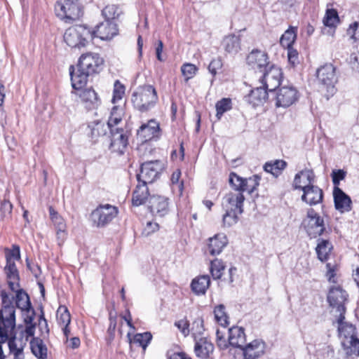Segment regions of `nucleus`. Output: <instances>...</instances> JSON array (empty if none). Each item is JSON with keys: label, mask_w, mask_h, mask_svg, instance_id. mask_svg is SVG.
Returning a JSON list of instances; mask_svg holds the SVG:
<instances>
[{"label": "nucleus", "mask_w": 359, "mask_h": 359, "mask_svg": "<svg viewBox=\"0 0 359 359\" xmlns=\"http://www.w3.org/2000/svg\"><path fill=\"white\" fill-rule=\"evenodd\" d=\"M163 170V164L160 161L144 162L141 165L140 172L137 175V182L152 183Z\"/></svg>", "instance_id": "obj_10"}, {"label": "nucleus", "mask_w": 359, "mask_h": 359, "mask_svg": "<svg viewBox=\"0 0 359 359\" xmlns=\"http://www.w3.org/2000/svg\"><path fill=\"white\" fill-rule=\"evenodd\" d=\"M260 79L261 83L269 92H273L280 86L282 71L278 67L271 65L264 72Z\"/></svg>", "instance_id": "obj_15"}, {"label": "nucleus", "mask_w": 359, "mask_h": 359, "mask_svg": "<svg viewBox=\"0 0 359 359\" xmlns=\"http://www.w3.org/2000/svg\"><path fill=\"white\" fill-rule=\"evenodd\" d=\"M215 316L217 321L222 326H226L228 325V317L225 313V307L220 304L217 306L215 310Z\"/></svg>", "instance_id": "obj_49"}, {"label": "nucleus", "mask_w": 359, "mask_h": 359, "mask_svg": "<svg viewBox=\"0 0 359 359\" xmlns=\"http://www.w3.org/2000/svg\"><path fill=\"white\" fill-rule=\"evenodd\" d=\"M297 34L294 28L288 29L282 35L280 39V45L285 48H292V45L296 39Z\"/></svg>", "instance_id": "obj_40"}, {"label": "nucleus", "mask_w": 359, "mask_h": 359, "mask_svg": "<svg viewBox=\"0 0 359 359\" xmlns=\"http://www.w3.org/2000/svg\"><path fill=\"white\" fill-rule=\"evenodd\" d=\"M109 129L107 126L102 122H97L91 126V137L96 138L100 136L104 135L107 130Z\"/></svg>", "instance_id": "obj_50"}, {"label": "nucleus", "mask_w": 359, "mask_h": 359, "mask_svg": "<svg viewBox=\"0 0 359 359\" xmlns=\"http://www.w3.org/2000/svg\"><path fill=\"white\" fill-rule=\"evenodd\" d=\"M15 306L24 311L32 308L31 302L28 294L22 290L17 288L15 290Z\"/></svg>", "instance_id": "obj_39"}, {"label": "nucleus", "mask_w": 359, "mask_h": 359, "mask_svg": "<svg viewBox=\"0 0 359 359\" xmlns=\"http://www.w3.org/2000/svg\"><path fill=\"white\" fill-rule=\"evenodd\" d=\"M14 330L15 328L13 330L11 334L10 333L8 334V337H11L8 343V347L11 353L14 355V359H22V355L23 347L22 346H18L15 341L16 337L14 333Z\"/></svg>", "instance_id": "obj_41"}, {"label": "nucleus", "mask_w": 359, "mask_h": 359, "mask_svg": "<svg viewBox=\"0 0 359 359\" xmlns=\"http://www.w3.org/2000/svg\"><path fill=\"white\" fill-rule=\"evenodd\" d=\"M259 180L260 178L257 175H253L248 179L245 178L242 193L246 191L248 194H252L259 186Z\"/></svg>", "instance_id": "obj_42"}, {"label": "nucleus", "mask_w": 359, "mask_h": 359, "mask_svg": "<svg viewBox=\"0 0 359 359\" xmlns=\"http://www.w3.org/2000/svg\"><path fill=\"white\" fill-rule=\"evenodd\" d=\"M226 243L227 239L224 234H217L209 239L208 250L212 255H218Z\"/></svg>", "instance_id": "obj_29"}, {"label": "nucleus", "mask_w": 359, "mask_h": 359, "mask_svg": "<svg viewBox=\"0 0 359 359\" xmlns=\"http://www.w3.org/2000/svg\"><path fill=\"white\" fill-rule=\"evenodd\" d=\"M4 271L7 276L9 288L12 291H15L17 288L20 287V278L15 262L11 260L9 256L6 257V265Z\"/></svg>", "instance_id": "obj_21"}, {"label": "nucleus", "mask_w": 359, "mask_h": 359, "mask_svg": "<svg viewBox=\"0 0 359 359\" xmlns=\"http://www.w3.org/2000/svg\"><path fill=\"white\" fill-rule=\"evenodd\" d=\"M24 313V322L27 325H33V320L35 316L34 310L31 308L23 311Z\"/></svg>", "instance_id": "obj_59"}, {"label": "nucleus", "mask_w": 359, "mask_h": 359, "mask_svg": "<svg viewBox=\"0 0 359 359\" xmlns=\"http://www.w3.org/2000/svg\"><path fill=\"white\" fill-rule=\"evenodd\" d=\"M347 297L346 292L339 285L331 287L327 294V302L331 307L336 308L337 312L339 313V321L345 319L344 304L347 300Z\"/></svg>", "instance_id": "obj_8"}, {"label": "nucleus", "mask_w": 359, "mask_h": 359, "mask_svg": "<svg viewBox=\"0 0 359 359\" xmlns=\"http://www.w3.org/2000/svg\"><path fill=\"white\" fill-rule=\"evenodd\" d=\"M302 225L311 238H316L323 235L326 229L323 218L313 208L308 209Z\"/></svg>", "instance_id": "obj_5"}, {"label": "nucleus", "mask_w": 359, "mask_h": 359, "mask_svg": "<svg viewBox=\"0 0 359 359\" xmlns=\"http://www.w3.org/2000/svg\"><path fill=\"white\" fill-rule=\"evenodd\" d=\"M268 89L264 86L257 87L251 90L246 97L247 102L253 107L259 106L264 103L268 98Z\"/></svg>", "instance_id": "obj_23"}, {"label": "nucleus", "mask_w": 359, "mask_h": 359, "mask_svg": "<svg viewBox=\"0 0 359 359\" xmlns=\"http://www.w3.org/2000/svg\"><path fill=\"white\" fill-rule=\"evenodd\" d=\"M210 279L208 275H203L194 278L191 284L192 291L197 295L204 294L209 287Z\"/></svg>", "instance_id": "obj_31"}, {"label": "nucleus", "mask_w": 359, "mask_h": 359, "mask_svg": "<svg viewBox=\"0 0 359 359\" xmlns=\"http://www.w3.org/2000/svg\"><path fill=\"white\" fill-rule=\"evenodd\" d=\"M158 100L156 90L151 85L138 87L131 97L134 108L141 113L147 112L153 109Z\"/></svg>", "instance_id": "obj_3"}, {"label": "nucleus", "mask_w": 359, "mask_h": 359, "mask_svg": "<svg viewBox=\"0 0 359 359\" xmlns=\"http://www.w3.org/2000/svg\"><path fill=\"white\" fill-rule=\"evenodd\" d=\"M286 166V161L283 160H276L274 161L266 163L264 165V169L266 172L272 174L276 177H278Z\"/></svg>", "instance_id": "obj_36"}, {"label": "nucleus", "mask_w": 359, "mask_h": 359, "mask_svg": "<svg viewBox=\"0 0 359 359\" xmlns=\"http://www.w3.org/2000/svg\"><path fill=\"white\" fill-rule=\"evenodd\" d=\"M222 60L219 58L214 59L210 62V63L208 66V69H209L210 72L213 76H215L217 74V70L220 69L222 68Z\"/></svg>", "instance_id": "obj_58"}, {"label": "nucleus", "mask_w": 359, "mask_h": 359, "mask_svg": "<svg viewBox=\"0 0 359 359\" xmlns=\"http://www.w3.org/2000/svg\"><path fill=\"white\" fill-rule=\"evenodd\" d=\"M203 320L201 318H197L192 323L191 328V332L194 335L195 340L197 339V336H200L203 334Z\"/></svg>", "instance_id": "obj_52"}, {"label": "nucleus", "mask_w": 359, "mask_h": 359, "mask_svg": "<svg viewBox=\"0 0 359 359\" xmlns=\"http://www.w3.org/2000/svg\"><path fill=\"white\" fill-rule=\"evenodd\" d=\"M245 178L241 177L235 172H231L229 175V182L230 185L232 187L233 191H241L243 188Z\"/></svg>", "instance_id": "obj_45"}, {"label": "nucleus", "mask_w": 359, "mask_h": 359, "mask_svg": "<svg viewBox=\"0 0 359 359\" xmlns=\"http://www.w3.org/2000/svg\"><path fill=\"white\" fill-rule=\"evenodd\" d=\"M90 39L91 31L83 25L71 27L64 34V41L71 48L85 47Z\"/></svg>", "instance_id": "obj_4"}, {"label": "nucleus", "mask_w": 359, "mask_h": 359, "mask_svg": "<svg viewBox=\"0 0 359 359\" xmlns=\"http://www.w3.org/2000/svg\"><path fill=\"white\" fill-rule=\"evenodd\" d=\"M341 346L347 358L359 357V339H342Z\"/></svg>", "instance_id": "obj_32"}, {"label": "nucleus", "mask_w": 359, "mask_h": 359, "mask_svg": "<svg viewBox=\"0 0 359 359\" xmlns=\"http://www.w3.org/2000/svg\"><path fill=\"white\" fill-rule=\"evenodd\" d=\"M81 101L86 104V107L95 108L100 104V99L97 93L93 88L82 90L79 94Z\"/></svg>", "instance_id": "obj_30"}, {"label": "nucleus", "mask_w": 359, "mask_h": 359, "mask_svg": "<svg viewBox=\"0 0 359 359\" xmlns=\"http://www.w3.org/2000/svg\"><path fill=\"white\" fill-rule=\"evenodd\" d=\"M118 214L116 207L109 205H100L90 214V219L97 227H103L111 222Z\"/></svg>", "instance_id": "obj_7"}, {"label": "nucleus", "mask_w": 359, "mask_h": 359, "mask_svg": "<svg viewBox=\"0 0 359 359\" xmlns=\"http://www.w3.org/2000/svg\"><path fill=\"white\" fill-rule=\"evenodd\" d=\"M337 323L339 324L338 330L341 340H351L358 338V330L355 326L344 322V320L339 321V316H338Z\"/></svg>", "instance_id": "obj_28"}, {"label": "nucleus", "mask_w": 359, "mask_h": 359, "mask_svg": "<svg viewBox=\"0 0 359 359\" xmlns=\"http://www.w3.org/2000/svg\"><path fill=\"white\" fill-rule=\"evenodd\" d=\"M346 34L353 42L359 41V21L351 24Z\"/></svg>", "instance_id": "obj_55"}, {"label": "nucleus", "mask_w": 359, "mask_h": 359, "mask_svg": "<svg viewBox=\"0 0 359 359\" xmlns=\"http://www.w3.org/2000/svg\"><path fill=\"white\" fill-rule=\"evenodd\" d=\"M161 129L159 123L155 119H151L143 123L137 130V137L142 142H147L160 136Z\"/></svg>", "instance_id": "obj_17"}, {"label": "nucleus", "mask_w": 359, "mask_h": 359, "mask_svg": "<svg viewBox=\"0 0 359 359\" xmlns=\"http://www.w3.org/2000/svg\"><path fill=\"white\" fill-rule=\"evenodd\" d=\"M2 309H0V337H6L8 332H11L15 327V304L14 297L5 291L1 292Z\"/></svg>", "instance_id": "obj_2"}, {"label": "nucleus", "mask_w": 359, "mask_h": 359, "mask_svg": "<svg viewBox=\"0 0 359 359\" xmlns=\"http://www.w3.org/2000/svg\"><path fill=\"white\" fill-rule=\"evenodd\" d=\"M104 64L103 59L97 53H88L81 55L79 60L77 67L85 71L87 74L93 75L99 73Z\"/></svg>", "instance_id": "obj_11"}, {"label": "nucleus", "mask_w": 359, "mask_h": 359, "mask_svg": "<svg viewBox=\"0 0 359 359\" xmlns=\"http://www.w3.org/2000/svg\"><path fill=\"white\" fill-rule=\"evenodd\" d=\"M333 196L335 208L341 212H348L351 209V198L338 187H334Z\"/></svg>", "instance_id": "obj_22"}, {"label": "nucleus", "mask_w": 359, "mask_h": 359, "mask_svg": "<svg viewBox=\"0 0 359 359\" xmlns=\"http://www.w3.org/2000/svg\"><path fill=\"white\" fill-rule=\"evenodd\" d=\"M266 343L260 339H257L242 348L245 359H257L264 355Z\"/></svg>", "instance_id": "obj_19"}, {"label": "nucleus", "mask_w": 359, "mask_h": 359, "mask_svg": "<svg viewBox=\"0 0 359 359\" xmlns=\"http://www.w3.org/2000/svg\"><path fill=\"white\" fill-rule=\"evenodd\" d=\"M181 71L183 76L185 77V81H188L189 79H191L196 74L197 68L194 65L187 63L182 66Z\"/></svg>", "instance_id": "obj_54"}, {"label": "nucleus", "mask_w": 359, "mask_h": 359, "mask_svg": "<svg viewBox=\"0 0 359 359\" xmlns=\"http://www.w3.org/2000/svg\"><path fill=\"white\" fill-rule=\"evenodd\" d=\"M332 249V245L328 240L318 239L316 251L318 258L321 262H325L328 259L329 255Z\"/></svg>", "instance_id": "obj_33"}, {"label": "nucleus", "mask_w": 359, "mask_h": 359, "mask_svg": "<svg viewBox=\"0 0 359 359\" xmlns=\"http://www.w3.org/2000/svg\"><path fill=\"white\" fill-rule=\"evenodd\" d=\"M224 269L225 266L221 260L216 259L211 262L210 272L214 279H219Z\"/></svg>", "instance_id": "obj_43"}, {"label": "nucleus", "mask_w": 359, "mask_h": 359, "mask_svg": "<svg viewBox=\"0 0 359 359\" xmlns=\"http://www.w3.org/2000/svg\"><path fill=\"white\" fill-rule=\"evenodd\" d=\"M339 21L337 12L334 9H327L325 18H323V24L326 27H334Z\"/></svg>", "instance_id": "obj_44"}, {"label": "nucleus", "mask_w": 359, "mask_h": 359, "mask_svg": "<svg viewBox=\"0 0 359 359\" xmlns=\"http://www.w3.org/2000/svg\"><path fill=\"white\" fill-rule=\"evenodd\" d=\"M49 212L52 222L56 229H58V235L62 234V241L65 239L66 224L62 217L52 208L50 207Z\"/></svg>", "instance_id": "obj_38"}, {"label": "nucleus", "mask_w": 359, "mask_h": 359, "mask_svg": "<svg viewBox=\"0 0 359 359\" xmlns=\"http://www.w3.org/2000/svg\"><path fill=\"white\" fill-rule=\"evenodd\" d=\"M69 74L72 85L74 89L82 88L86 84L88 77L90 76L85 71H81V69L79 67H77V71L75 72L73 66H70L69 67Z\"/></svg>", "instance_id": "obj_26"}, {"label": "nucleus", "mask_w": 359, "mask_h": 359, "mask_svg": "<svg viewBox=\"0 0 359 359\" xmlns=\"http://www.w3.org/2000/svg\"><path fill=\"white\" fill-rule=\"evenodd\" d=\"M313 181V172L311 170H304L295 175L292 184L294 189L303 191L301 199L311 206L321 203L323 198V190L312 184Z\"/></svg>", "instance_id": "obj_1"}, {"label": "nucleus", "mask_w": 359, "mask_h": 359, "mask_svg": "<svg viewBox=\"0 0 359 359\" xmlns=\"http://www.w3.org/2000/svg\"><path fill=\"white\" fill-rule=\"evenodd\" d=\"M223 216V224L224 226H231L238 222V215L243 212H237L236 211H225Z\"/></svg>", "instance_id": "obj_51"}, {"label": "nucleus", "mask_w": 359, "mask_h": 359, "mask_svg": "<svg viewBox=\"0 0 359 359\" xmlns=\"http://www.w3.org/2000/svg\"><path fill=\"white\" fill-rule=\"evenodd\" d=\"M149 196L147 184L138 182L133 194L132 203L135 206L144 204Z\"/></svg>", "instance_id": "obj_27"}, {"label": "nucleus", "mask_w": 359, "mask_h": 359, "mask_svg": "<svg viewBox=\"0 0 359 359\" xmlns=\"http://www.w3.org/2000/svg\"><path fill=\"white\" fill-rule=\"evenodd\" d=\"M91 34L92 39L96 36L102 40H111L118 34L117 25L113 21L105 20L97 25L95 29L91 32Z\"/></svg>", "instance_id": "obj_18"}, {"label": "nucleus", "mask_w": 359, "mask_h": 359, "mask_svg": "<svg viewBox=\"0 0 359 359\" xmlns=\"http://www.w3.org/2000/svg\"><path fill=\"white\" fill-rule=\"evenodd\" d=\"M346 177V172L343 170H333L332 172V182L335 187H338L341 180Z\"/></svg>", "instance_id": "obj_56"}, {"label": "nucleus", "mask_w": 359, "mask_h": 359, "mask_svg": "<svg viewBox=\"0 0 359 359\" xmlns=\"http://www.w3.org/2000/svg\"><path fill=\"white\" fill-rule=\"evenodd\" d=\"M195 341L194 351L196 355L202 359L209 358L210 354L212 353L214 350L213 344L205 337H201Z\"/></svg>", "instance_id": "obj_24"}, {"label": "nucleus", "mask_w": 359, "mask_h": 359, "mask_svg": "<svg viewBox=\"0 0 359 359\" xmlns=\"http://www.w3.org/2000/svg\"><path fill=\"white\" fill-rule=\"evenodd\" d=\"M121 121V118L120 117L114 116L113 114H111L107 124V126L110 130V132H111V129H116L117 128H115V126H117Z\"/></svg>", "instance_id": "obj_62"}, {"label": "nucleus", "mask_w": 359, "mask_h": 359, "mask_svg": "<svg viewBox=\"0 0 359 359\" xmlns=\"http://www.w3.org/2000/svg\"><path fill=\"white\" fill-rule=\"evenodd\" d=\"M245 342L244 330L240 327H233L229 330V344L231 346L242 348Z\"/></svg>", "instance_id": "obj_25"}, {"label": "nucleus", "mask_w": 359, "mask_h": 359, "mask_svg": "<svg viewBox=\"0 0 359 359\" xmlns=\"http://www.w3.org/2000/svg\"><path fill=\"white\" fill-rule=\"evenodd\" d=\"M102 15L105 20H111L119 16L120 11L116 5H108L102 10Z\"/></svg>", "instance_id": "obj_47"}, {"label": "nucleus", "mask_w": 359, "mask_h": 359, "mask_svg": "<svg viewBox=\"0 0 359 359\" xmlns=\"http://www.w3.org/2000/svg\"><path fill=\"white\" fill-rule=\"evenodd\" d=\"M287 49L288 61L292 66H294L299 62L298 52L293 48H289Z\"/></svg>", "instance_id": "obj_57"}, {"label": "nucleus", "mask_w": 359, "mask_h": 359, "mask_svg": "<svg viewBox=\"0 0 359 359\" xmlns=\"http://www.w3.org/2000/svg\"><path fill=\"white\" fill-rule=\"evenodd\" d=\"M159 229L158 224L153 222H148L144 229V233L146 236H149V234L158 231Z\"/></svg>", "instance_id": "obj_61"}, {"label": "nucleus", "mask_w": 359, "mask_h": 359, "mask_svg": "<svg viewBox=\"0 0 359 359\" xmlns=\"http://www.w3.org/2000/svg\"><path fill=\"white\" fill-rule=\"evenodd\" d=\"M9 256L11 260L19 259L20 255V248L18 246H14L13 249L6 254V258Z\"/></svg>", "instance_id": "obj_64"}, {"label": "nucleus", "mask_w": 359, "mask_h": 359, "mask_svg": "<svg viewBox=\"0 0 359 359\" xmlns=\"http://www.w3.org/2000/svg\"><path fill=\"white\" fill-rule=\"evenodd\" d=\"M30 348L32 353L39 359L47 358V348L42 339L34 337L30 341Z\"/></svg>", "instance_id": "obj_34"}, {"label": "nucleus", "mask_w": 359, "mask_h": 359, "mask_svg": "<svg viewBox=\"0 0 359 359\" xmlns=\"http://www.w3.org/2000/svg\"><path fill=\"white\" fill-rule=\"evenodd\" d=\"M224 48L229 53H236L240 50V39L236 35L226 36L222 42Z\"/></svg>", "instance_id": "obj_37"}, {"label": "nucleus", "mask_w": 359, "mask_h": 359, "mask_svg": "<svg viewBox=\"0 0 359 359\" xmlns=\"http://www.w3.org/2000/svg\"><path fill=\"white\" fill-rule=\"evenodd\" d=\"M125 94V86L122 85L119 81H116L114 83L112 102L115 103L121 100Z\"/></svg>", "instance_id": "obj_53"}, {"label": "nucleus", "mask_w": 359, "mask_h": 359, "mask_svg": "<svg viewBox=\"0 0 359 359\" xmlns=\"http://www.w3.org/2000/svg\"><path fill=\"white\" fill-rule=\"evenodd\" d=\"M317 79L320 85L327 90V96L333 95L336 91L335 84L337 82L336 68L333 65L325 64L317 69Z\"/></svg>", "instance_id": "obj_6"}, {"label": "nucleus", "mask_w": 359, "mask_h": 359, "mask_svg": "<svg viewBox=\"0 0 359 359\" xmlns=\"http://www.w3.org/2000/svg\"><path fill=\"white\" fill-rule=\"evenodd\" d=\"M250 69L260 73L264 72L272 64L269 62L267 53L259 50H253L246 58Z\"/></svg>", "instance_id": "obj_14"}, {"label": "nucleus", "mask_w": 359, "mask_h": 359, "mask_svg": "<svg viewBox=\"0 0 359 359\" xmlns=\"http://www.w3.org/2000/svg\"><path fill=\"white\" fill-rule=\"evenodd\" d=\"M55 10L57 16L67 20H75L82 15L81 3L70 0L64 3L57 1Z\"/></svg>", "instance_id": "obj_9"}, {"label": "nucleus", "mask_w": 359, "mask_h": 359, "mask_svg": "<svg viewBox=\"0 0 359 359\" xmlns=\"http://www.w3.org/2000/svg\"><path fill=\"white\" fill-rule=\"evenodd\" d=\"M299 94L292 86H284L279 88L276 94V107L287 108L294 104L299 99Z\"/></svg>", "instance_id": "obj_12"}, {"label": "nucleus", "mask_w": 359, "mask_h": 359, "mask_svg": "<svg viewBox=\"0 0 359 359\" xmlns=\"http://www.w3.org/2000/svg\"><path fill=\"white\" fill-rule=\"evenodd\" d=\"M127 337L130 344H136L140 346H142L143 350L145 351L146 348L147 347L148 344L150 343L152 339V335L150 332H146L144 333L136 334L132 338L131 334L128 332L127 334Z\"/></svg>", "instance_id": "obj_35"}, {"label": "nucleus", "mask_w": 359, "mask_h": 359, "mask_svg": "<svg viewBox=\"0 0 359 359\" xmlns=\"http://www.w3.org/2000/svg\"><path fill=\"white\" fill-rule=\"evenodd\" d=\"M215 107L217 111L216 116L218 119H220L223 114L231 108V100L228 98H223L216 103Z\"/></svg>", "instance_id": "obj_46"}, {"label": "nucleus", "mask_w": 359, "mask_h": 359, "mask_svg": "<svg viewBox=\"0 0 359 359\" xmlns=\"http://www.w3.org/2000/svg\"><path fill=\"white\" fill-rule=\"evenodd\" d=\"M109 149L118 155L123 154L128 145V132L123 128L111 129Z\"/></svg>", "instance_id": "obj_13"}, {"label": "nucleus", "mask_w": 359, "mask_h": 359, "mask_svg": "<svg viewBox=\"0 0 359 359\" xmlns=\"http://www.w3.org/2000/svg\"><path fill=\"white\" fill-rule=\"evenodd\" d=\"M245 197L241 191H230L222 200V206L225 211L243 212Z\"/></svg>", "instance_id": "obj_16"}, {"label": "nucleus", "mask_w": 359, "mask_h": 359, "mask_svg": "<svg viewBox=\"0 0 359 359\" xmlns=\"http://www.w3.org/2000/svg\"><path fill=\"white\" fill-rule=\"evenodd\" d=\"M11 211L12 204L8 201H3L1 205V212L2 214L6 216V215H10Z\"/></svg>", "instance_id": "obj_63"}, {"label": "nucleus", "mask_w": 359, "mask_h": 359, "mask_svg": "<svg viewBox=\"0 0 359 359\" xmlns=\"http://www.w3.org/2000/svg\"><path fill=\"white\" fill-rule=\"evenodd\" d=\"M57 321L60 325H69L71 322L70 313L67 307L60 306L57 310Z\"/></svg>", "instance_id": "obj_48"}, {"label": "nucleus", "mask_w": 359, "mask_h": 359, "mask_svg": "<svg viewBox=\"0 0 359 359\" xmlns=\"http://www.w3.org/2000/svg\"><path fill=\"white\" fill-rule=\"evenodd\" d=\"M150 211L158 217H163L169 211L168 198L161 196H152L149 200Z\"/></svg>", "instance_id": "obj_20"}, {"label": "nucleus", "mask_w": 359, "mask_h": 359, "mask_svg": "<svg viewBox=\"0 0 359 359\" xmlns=\"http://www.w3.org/2000/svg\"><path fill=\"white\" fill-rule=\"evenodd\" d=\"M175 325L182 332L184 336L189 334L190 330H189V323L185 320H180L175 322Z\"/></svg>", "instance_id": "obj_60"}]
</instances>
